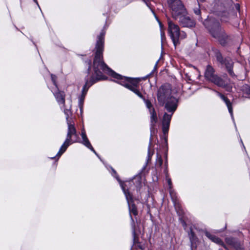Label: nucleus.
<instances>
[{
    "label": "nucleus",
    "mask_w": 250,
    "mask_h": 250,
    "mask_svg": "<svg viewBox=\"0 0 250 250\" xmlns=\"http://www.w3.org/2000/svg\"><path fill=\"white\" fill-rule=\"evenodd\" d=\"M115 178L118 180V181L119 182L120 186L122 188V190L124 191L125 195L127 194V192H129L128 191V189L125 188V186H128L130 183H127V181L123 182L120 179V178L117 174H116Z\"/></svg>",
    "instance_id": "obj_25"
},
{
    "label": "nucleus",
    "mask_w": 250,
    "mask_h": 250,
    "mask_svg": "<svg viewBox=\"0 0 250 250\" xmlns=\"http://www.w3.org/2000/svg\"><path fill=\"white\" fill-rule=\"evenodd\" d=\"M180 24L185 27L192 28L195 26V23L189 17L186 15H181L179 17Z\"/></svg>",
    "instance_id": "obj_11"
},
{
    "label": "nucleus",
    "mask_w": 250,
    "mask_h": 250,
    "mask_svg": "<svg viewBox=\"0 0 250 250\" xmlns=\"http://www.w3.org/2000/svg\"><path fill=\"white\" fill-rule=\"evenodd\" d=\"M115 178L118 180V181L119 182L120 186L122 188V190L124 191L125 195L127 194V192H129L128 191V189L125 188V186H128L130 183H127V181L123 182L120 179V178L117 174H116Z\"/></svg>",
    "instance_id": "obj_24"
},
{
    "label": "nucleus",
    "mask_w": 250,
    "mask_h": 250,
    "mask_svg": "<svg viewBox=\"0 0 250 250\" xmlns=\"http://www.w3.org/2000/svg\"><path fill=\"white\" fill-rule=\"evenodd\" d=\"M85 63L88 65V68H87V78H88V75L90 74V71H91V66H92V62H91V60L90 59H87L85 61Z\"/></svg>",
    "instance_id": "obj_31"
},
{
    "label": "nucleus",
    "mask_w": 250,
    "mask_h": 250,
    "mask_svg": "<svg viewBox=\"0 0 250 250\" xmlns=\"http://www.w3.org/2000/svg\"><path fill=\"white\" fill-rule=\"evenodd\" d=\"M57 102L60 104H65V93L62 91L58 90V91L54 93Z\"/></svg>",
    "instance_id": "obj_22"
},
{
    "label": "nucleus",
    "mask_w": 250,
    "mask_h": 250,
    "mask_svg": "<svg viewBox=\"0 0 250 250\" xmlns=\"http://www.w3.org/2000/svg\"><path fill=\"white\" fill-rule=\"evenodd\" d=\"M205 77L208 81L216 85L222 77L215 74V69L210 65H208L205 72Z\"/></svg>",
    "instance_id": "obj_8"
},
{
    "label": "nucleus",
    "mask_w": 250,
    "mask_h": 250,
    "mask_svg": "<svg viewBox=\"0 0 250 250\" xmlns=\"http://www.w3.org/2000/svg\"><path fill=\"white\" fill-rule=\"evenodd\" d=\"M228 108L229 112L230 114L232 116L233 115V109L232 106V103L230 101V100L228 99L226 101L224 102Z\"/></svg>",
    "instance_id": "obj_29"
},
{
    "label": "nucleus",
    "mask_w": 250,
    "mask_h": 250,
    "mask_svg": "<svg viewBox=\"0 0 250 250\" xmlns=\"http://www.w3.org/2000/svg\"><path fill=\"white\" fill-rule=\"evenodd\" d=\"M140 81V79L139 78H137L136 80H135V82H132V85L129 89L130 90L133 92L135 93L137 96H138L141 99H143L145 97L143 96L142 93L140 91L139 89V83Z\"/></svg>",
    "instance_id": "obj_16"
},
{
    "label": "nucleus",
    "mask_w": 250,
    "mask_h": 250,
    "mask_svg": "<svg viewBox=\"0 0 250 250\" xmlns=\"http://www.w3.org/2000/svg\"><path fill=\"white\" fill-rule=\"evenodd\" d=\"M181 223L182 224V225L184 227L185 229H186V222L184 221V220H182Z\"/></svg>",
    "instance_id": "obj_41"
},
{
    "label": "nucleus",
    "mask_w": 250,
    "mask_h": 250,
    "mask_svg": "<svg viewBox=\"0 0 250 250\" xmlns=\"http://www.w3.org/2000/svg\"><path fill=\"white\" fill-rule=\"evenodd\" d=\"M149 113L150 114V130L152 132L156 126L158 122V118L154 108H151V110L149 111Z\"/></svg>",
    "instance_id": "obj_18"
},
{
    "label": "nucleus",
    "mask_w": 250,
    "mask_h": 250,
    "mask_svg": "<svg viewBox=\"0 0 250 250\" xmlns=\"http://www.w3.org/2000/svg\"><path fill=\"white\" fill-rule=\"evenodd\" d=\"M81 135L83 139L82 143L85 146L87 145H88V144L90 143V142L88 139L85 132L84 130L82 131Z\"/></svg>",
    "instance_id": "obj_28"
},
{
    "label": "nucleus",
    "mask_w": 250,
    "mask_h": 250,
    "mask_svg": "<svg viewBox=\"0 0 250 250\" xmlns=\"http://www.w3.org/2000/svg\"><path fill=\"white\" fill-rule=\"evenodd\" d=\"M234 8L235 9L238 11L239 12H240V6L239 3H236L234 4Z\"/></svg>",
    "instance_id": "obj_39"
},
{
    "label": "nucleus",
    "mask_w": 250,
    "mask_h": 250,
    "mask_svg": "<svg viewBox=\"0 0 250 250\" xmlns=\"http://www.w3.org/2000/svg\"><path fill=\"white\" fill-rule=\"evenodd\" d=\"M167 3L174 19L176 20L179 16L187 14V9L181 0H168Z\"/></svg>",
    "instance_id": "obj_6"
},
{
    "label": "nucleus",
    "mask_w": 250,
    "mask_h": 250,
    "mask_svg": "<svg viewBox=\"0 0 250 250\" xmlns=\"http://www.w3.org/2000/svg\"><path fill=\"white\" fill-rule=\"evenodd\" d=\"M227 74H224V75H223V78H227Z\"/></svg>",
    "instance_id": "obj_46"
},
{
    "label": "nucleus",
    "mask_w": 250,
    "mask_h": 250,
    "mask_svg": "<svg viewBox=\"0 0 250 250\" xmlns=\"http://www.w3.org/2000/svg\"><path fill=\"white\" fill-rule=\"evenodd\" d=\"M218 95L220 97V98L224 101H226L228 98L226 97L224 95L222 94L221 93L218 92Z\"/></svg>",
    "instance_id": "obj_34"
},
{
    "label": "nucleus",
    "mask_w": 250,
    "mask_h": 250,
    "mask_svg": "<svg viewBox=\"0 0 250 250\" xmlns=\"http://www.w3.org/2000/svg\"><path fill=\"white\" fill-rule=\"evenodd\" d=\"M152 134H151L150 138L149 145V146H148V148L147 161H146V165L143 168L142 171H143V170H144L145 169V168H146L147 165L148 164L149 161L151 160V157H152V155L153 154V153H151V151H150V147H151V146L152 145Z\"/></svg>",
    "instance_id": "obj_26"
},
{
    "label": "nucleus",
    "mask_w": 250,
    "mask_h": 250,
    "mask_svg": "<svg viewBox=\"0 0 250 250\" xmlns=\"http://www.w3.org/2000/svg\"><path fill=\"white\" fill-rule=\"evenodd\" d=\"M161 36L162 44L163 45L164 40H166L165 32L163 30H161Z\"/></svg>",
    "instance_id": "obj_37"
},
{
    "label": "nucleus",
    "mask_w": 250,
    "mask_h": 250,
    "mask_svg": "<svg viewBox=\"0 0 250 250\" xmlns=\"http://www.w3.org/2000/svg\"><path fill=\"white\" fill-rule=\"evenodd\" d=\"M112 171H113V172L115 175L117 174V172L116 171V170H115V169H112Z\"/></svg>",
    "instance_id": "obj_45"
},
{
    "label": "nucleus",
    "mask_w": 250,
    "mask_h": 250,
    "mask_svg": "<svg viewBox=\"0 0 250 250\" xmlns=\"http://www.w3.org/2000/svg\"><path fill=\"white\" fill-rule=\"evenodd\" d=\"M157 100L162 106L169 113L165 112L162 119V131L165 142L167 145V134L172 116L177 108L178 99L172 95L171 86L169 83L162 85L157 94Z\"/></svg>",
    "instance_id": "obj_2"
},
{
    "label": "nucleus",
    "mask_w": 250,
    "mask_h": 250,
    "mask_svg": "<svg viewBox=\"0 0 250 250\" xmlns=\"http://www.w3.org/2000/svg\"><path fill=\"white\" fill-rule=\"evenodd\" d=\"M105 31L103 29L100 35L97 37L95 47L93 50L94 52V57L93 62V69L94 73L90 77L89 79L86 76L84 78L85 84L83 86L82 94L79 98V106L82 110L85 97L89 88L97 82L106 80L107 77L104 76L101 70H104L107 67V65L104 61L103 52L104 50V36Z\"/></svg>",
    "instance_id": "obj_1"
},
{
    "label": "nucleus",
    "mask_w": 250,
    "mask_h": 250,
    "mask_svg": "<svg viewBox=\"0 0 250 250\" xmlns=\"http://www.w3.org/2000/svg\"><path fill=\"white\" fill-rule=\"evenodd\" d=\"M233 64L234 62L230 58L227 57L226 59H225V61L223 62V64L222 65L225 66L229 76L232 78L236 77V75L233 70Z\"/></svg>",
    "instance_id": "obj_14"
},
{
    "label": "nucleus",
    "mask_w": 250,
    "mask_h": 250,
    "mask_svg": "<svg viewBox=\"0 0 250 250\" xmlns=\"http://www.w3.org/2000/svg\"><path fill=\"white\" fill-rule=\"evenodd\" d=\"M86 146L87 148H88L89 149H90L91 151H92L95 154L97 155L96 151L94 150V148L91 145L90 143H89L88 145H87L86 146Z\"/></svg>",
    "instance_id": "obj_35"
},
{
    "label": "nucleus",
    "mask_w": 250,
    "mask_h": 250,
    "mask_svg": "<svg viewBox=\"0 0 250 250\" xmlns=\"http://www.w3.org/2000/svg\"><path fill=\"white\" fill-rule=\"evenodd\" d=\"M51 80L54 84V85L57 86V83H56V80H57V76L53 74H51Z\"/></svg>",
    "instance_id": "obj_33"
},
{
    "label": "nucleus",
    "mask_w": 250,
    "mask_h": 250,
    "mask_svg": "<svg viewBox=\"0 0 250 250\" xmlns=\"http://www.w3.org/2000/svg\"><path fill=\"white\" fill-rule=\"evenodd\" d=\"M211 50L214 53L217 62L221 65H223V62L225 61V60L226 59L227 57L224 58L220 50L214 47H212Z\"/></svg>",
    "instance_id": "obj_17"
},
{
    "label": "nucleus",
    "mask_w": 250,
    "mask_h": 250,
    "mask_svg": "<svg viewBox=\"0 0 250 250\" xmlns=\"http://www.w3.org/2000/svg\"><path fill=\"white\" fill-rule=\"evenodd\" d=\"M125 196L128 205L130 218L132 219L131 214H133L134 216L138 215L137 208L134 203L133 196L131 192H127V194H125Z\"/></svg>",
    "instance_id": "obj_9"
},
{
    "label": "nucleus",
    "mask_w": 250,
    "mask_h": 250,
    "mask_svg": "<svg viewBox=\"0 0 250 250\" xmlns=\"http://www.w3.org/2000/svg\"><path fill=\"white\" fill-rule=\"evenodd\" d=\"M65 114L66 115V120L67 122L68 125V131L67 133V137L66 140L70 141V142H76V141H73L72 138V136H75L76 138L78 137V134L77 133V131L76 127L74 126V125L71 124L69 120V115L66 112H65Z\"/></svg>",
    "instance_id": "obj_10"
},
{
    "label": "nucleus",
    "mask_w": 250,
    "mask_h": 250,
    "mask_svg": "<svg viewBox=\"0 0 250 250\" xmlns=\"http://www.w3.org/2000/svg\"><path fill=\"white\" fill-rule=\"evenodd\" d=\"M158 22H159V25H160V28H161V30H162V28H163V27H164L163 24H162V23L160 21H159L158 20Z\"/></svg>",
    "instance_id": "obj_43"
},
{
    "label": "nucleus",
    "mask_w": 250,
    "mask_h": 250,
    "mask_svg": "<svg viewBox=\"0 0 250 250\" xmlns=\"http://www.w3.org/2000/svg\"><path fill=\"white\" fill-rule=\"evenodd\" d=\"M146 4L147 6H149V4L150 3L149 2V0H142Z\"/></svg>",
    "instance_id": "obj_42"
},
{
    "label": "nucleus",
    "mask_w": 250,
    "mask_h": 250,
    "mask_svg": "<svg viewBox=\"0 0 250 250\" xmlns=\"http://www.w3.org/2000/svg\"><path fill=\"white\" fill-rule=\"evenodd\" d=\"M103 71H108L109 73V75L113 78L118 80L119 81V83L123 85L126 88L129 89L133 85L132 82H135L137 78H132L130 77H123V76L116 73L110 69L108 66L107 68H105L104 70H102Z\"/></svg>",
    "instance_id": "obj_7"
},
{
    "label": "nucleus",
    "mask_w": 250,
    "mask_h": 250,
    "mask_svg": "<svg viewBox=\"0 0 250 250\" xmlns=\"http://www.w3.org/2000/svg\"><path fill=\"white\" fill-rule=\"evenodd\" d=\"M170 195L175 210L179 217V219H185L186 217L185 216L184 211L182 208L181 206L177 197L175 195H173L171 193H170Z\"/></svg>",
    "instance_id": "obj_12"
},
{
    "label": "nucleus",
    "mask_w": 250,
    "mask_h": 250,
    "mask_svg": "<svg viewBox=\"0 0 250 250\" xmlns=\"http://www.w3.org/2000/svg\"><path fill=\"white\" fill-rule=\"evenodd\" d=\"M188 235L191 243V250H192L193 248H196L197 247V244L198 242V238L195 235V234L191 228H190V230L188 232Z\"/></svg>",
    "instance_id": "obj_21"
},
{
    "label": "nucleus",
    "mask_w": 250,
    "mask_h": 250,
    "mask_svg": "<svg viewBox=\"0 0 250 250\" xmlns=\"http://www.w3.org/2000/svg\"><path fill=\"white\" fill-rule=\"evenodd\" d=\"M142 170L138 174L135 176L132 179L127 181V183H130L129 185L133 184L134 186L136 187L137 190H140L142 185Z\"/></svg>",
    "instance_id": "obj_15"
},
{
    "label": "nucleus",
    "mask_w": 250,
    "mask_h": 250,
    "mask_svg": "<svg viewBox=\"0 0 250 250\" xmlns=\"http://www.w3.org/2000/svg\"><path fill=\"white\" fill-rule=\"evenodd\" d=\"M226 242L228 245L234 248L236 250H244L243 244L234 238H226Z\"/></svg>",
    "instance_id": "obj_13"
},
{
    "label": "nucleus",
    "mask_w": 250,
    "mask_h": 250,
    "mask_svg": "<svg viewBox=\"0 0 250 250\" xmlns=\"http://www.w3.org/2000/svg\"><path fill=\"white\" fill-rule=\"evenodd\" d=\"M163 160L162 158H161V157H158L156 165L158 167H161V166L163 165Z\"/></svg>",
    "instance_id": "obj_32"
},
{
    "label": "nucleus",
    "mask_w": 250,
    "mask_h": 250,
    "mask_svg": "<svg viewBox=\"0 0 250 250\" xmlns=\"http://www.w3.org/2000/svg\"><path fill=\"white\" fill-rule=\"evenodd\" d=\"M142 99L145 103L146 107L149 109V111H150V110H151V108H154L150 100L146 99L145 97H144Z\"/></svg>",
    "instance_id": "obj_30"
},
{
    "label": "nucleus",
    "mask_w": 250,
    "mask_h": 250,
    "mask_svg": "<svg viewBox=\"0 0 250 250\" xmlns=\"http://www.w3.org/2000/svg\"><path fill=\"white\" fill-rule=\"evenodd\" d=\"M167 183H168V185L169 187V188H171V185H172V182H171V179H168L167 180Z\"/></svg>",
    "instance_id": "obj_40"
},
{
    "label": "nucleus",
    "mask_w": 250,
    "mask_h": 250,
    "mask_svg": "<svg viewBox=\"0 0 250 250\" xmlns=\"http://www.w3.org/2000/svg\"><path fill=\"white\" fill-rule=\"evenodd\" d=\"M167 33L176 47L180 44V40L187 38V34L181 31L179 26L169 19L167 20Z\"/></svg>",
    "instance_id": "obj_4"
},
{
    "label": "nucleus",
    "mask_w": 250,
    "mask_h": 250,
    "mask_svg": "<svg viewBox=\"0 0 250 250\" xmlns=\"http://www.w3.org/2000/svg\"><path fill=\"white\" fill-rule=\"evenodd\" d=\"M216 85L219 87L225 88V90L228 92H232V85L230 83H229L223 78L220 80L219 82Z\"/></svg>",
    "instance_id": "obj_20"
},
{
    "label": "nucleus",
    "mask_w": 250,
    "mask_h": 250,
    "mask_svg": "<svg viewBox=\"0 0 250 250\" xmlns=\"http://www.w3.org/2000/svg\"><path fill=\"white\" fill-rule=\"evenodd\" d=\"M222 22H227L229 21V18L228 17H226L225 16H222L220 19Z\"/></svg>",
    "instance_id": "obj_36"
},
{
    "label": "nucleus",
    "mask_w": 250,
    "mask_h": 250,
    "mask_svg": "<svg viewBox=\"0 0 250 250\" xmlns=\"http://www.w3.org/2000/svg\"><path fill=\"white\" fill-rule=\"evenodd\" d=\"M35 2H36L37 4H38L37 0H33Z\"/></svg>",
    "instance_id": "obj_47"
},
{
    "label": "nucleus",
    "mask_w": 250,
    "mask_h": 250,
    "mask_svg": "<svg viewBox=\"0 0 250 250\" xmlns=\"http://www.w3.org/2000/svg\"><path fill=\"white\" fill-rule=\"evenodd\" d=\"M134 187V186L133 184L129 185L128 186H125V188L127 189L128 191L129 192H130L129 190H131V189H133Z\"/></svg>",
    "instance_id": "obj_38"
},
{
    "label": "nucleus",
    "mask_w": 250,
    "mask_h": 250,
    "mask_svg": "<svg viewBox=\"0 0 250 250\" xmlns=\"http://www.w3.org/2000/svg\"><path fill=\"white\" fill-rule=\"evenodd\" d=\"M203 24L210 36L216 39L222 46H226L231 41L230 35L226 32L219 21L215 18L208 17L204 21Z\"/></svg>",
    "instance_id": "obj_3"
},
{
    "label": "nucleus",
    "mask_w": 250,
    "mask_h": 250,
    "mask_svg": "<svg viewBox=\"0 0 250 250\" xmlns=\"http://www.w3.org/2000/svg\"><path fill=\"white\" fill-rule=\"evenodd\" d=\"M206 0H197L198 4H200V3H203Z\"/></svg>",
    "instance_id": "obj_44"
},
{
    "label": "nucleus",
    "mask_w": 250,
    "mask_h": 250,
    "mask_svg": "<svg viewBox=\"0 0 250 250\" xmlns=\"http://www.w3.org/2000/svg\"><path fill=\"white\" fill-rule=\"evenodd\" d=\"M133 235V244L141 249H144V246L141 244L140 238L142 237L144 231V227L141 220H132L131 223Z\"/></svg>",
    "instance_id": "obj_5"
},
{
    "label": "nucleus",
    "mask_w": 250,
    "mask_h": 250,
    "mask_svg": "<svg viewBox=\"0 0 250 250\" xmlns=\"http://www.w3.org/2000/svg\"><path fill=\"white\" fill-rule=\"evenodd\" d=\"M200 4H198V6L197 7H195L193 9V11H194V13L197 15L198 16V20L199 21H202V18L201 17V9H200Z\"/></svg>",
    "instance_id": "obj_27"
},
{
    "label": "nucleus",
    "mask_w": 250,
    "mask_h": 250,
    "mask_svg": "<svg viewBox=\"0 0 250 250\" xmlns=\"http://www.w3.org/2000/svg\"><path fill=\"white\" fill-rule=\"evenodd\" d=\"M205 234L206 236L211 241L217 244L222 246L225 248L223 242L219 238L216 237V236L212 234L210 232L207 230L205 231Z\"/></svg>",
    "instance_id": "obj_19"
},
{
    "label": "nucleus",
    "mask_w": 250,
    "mask_h": 250,
    "mask_svg": "<svg viewBox=\"0 0 250 250\" xmlns=\"http://www.w3.org/2000/svg\"><path fill=\"white\" fill-rule=\"evenodd\" d=\"M74 142H70V141L65 140L63 144L61 146L59 152L56 155V157H60L66 150L68 146L74 143Z\"/></svg>",
    "instance_id": "obj_23"
}]
</instances>
